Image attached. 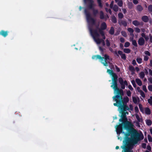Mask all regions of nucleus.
Wrapping results in <instances>:
<instances>
[{
  "instance_id": "nucleus-59",
  "label": "nucleus",
  "mask_w": 152,
  "mask_h": 152,
  "mask_svg": "<svg viewBox=\"0 0 152 152\" xmlns=\"http://www.w3.org/2000/svg\"><path fill=\"white\" fill-rule=\"evenodd\" d=\"M105 10H106V12H108L110 15L112 14V12L111 10L110 9H109L108 10H107V8H106L105 9Z\"/></svg>"
},
{
  "instance_id": "nucleus-55",
  "label": "nucleus",
  "mask_w": 152,
  "mask_h": 152,
  "mask_svg": "<svg viewBox=\"0 0 152 152\" xmlns=\"http://www.w3.org/2000/svg\"><path fill=\"white\" fill-rule=\"evenodd\" d=\"M131 82L133 87L134 88H135L136 86V85L135 81L134 80H132L131 81Z\"/></svg>"
},
{
  "instance_id": "nucleus-28",
  "label": "nucleus",
  "mask_w": 152,
  "mask_h": 152,
  "mask_svg": "<svg viewBox=\"0 0 152 152\" xmlns=\"http://www.w3.org/2000/svg\"><path fill=\"white\" fill-rule=\"evenodd\" d=\"M132 24L135 26H139V22L137 20H134L133 21Z\"/></svg>"
},
{
  "instance_id": "nucleus-41",
  "label": "nucleus",
  "mask_w": 152,
  "mask_h": 152,
  "mask_svg": "<svg viewBox=\"0 0 152 152\" xmlns=\"http://www.w3.org/2000/svg\"><path fill=\"white\" fill-rule=\"evenodd\" d=\"M148 102L150 105L152 106V96L150 97V98L148 100Z\"/></svg>"
},
{
  "instance_id": "nucleus-51",
  "label": "nucleus",
  "mask_w": 152,
  "mask_h": 152,
  "mask_svg": "<svg viewBox=\"0 0 152 152\" xmlns=\"http://www.w3.org/2000/svg\"><path fill=\"white\" fill-rule=\"evenodd\" d=\"M135 31L137 33H140V29L138 27H136L135 28Z\"/></svg>"
},
{
  "instance_id": "nucleus-22",
  "label": "nucleus",
  "mask_w": 152,
  "mask_h": 152,
  "mask_svg": "<svg viewBox=\"0 0 152 152\" xmlns=\"http://www.w3.org/2000/svg\"><path fill=\"white\" fill-rule=\"evenodd\" d=\"M129 70L132 72V75H134V72L135 71L134 67L132 65H130L129 67Z\"/></svg>"
},
{
  "instance_id": "nucleus-7",
  "label": "nucleus",
  "mask_w": 152,
  "mask_h": 152,
  "mask_svg": "<svg viewBox=\"0 0 152 152\" xmlns=\"http://www.w3.org/2000/svg\"><path fill=\"white\" fill-rule=\"evenodd\" d=\"M84 12L86 15V18L88 22L91 24L92 26L96 25V20L91 17L89 12L87 9H85Z\"/></svg>"
},
{
  "instance_id": "nucleus-31",
  "label": "nucleus",
  "mask_w": 152,
  "mask_h": 152,
  "mask_svg": "<svg viewBox=\"0 0 152 152\" xmlns=\"http://www.w3.org/2000/svg\"><path fill=\"white\" fill-rule=\"evenodd\" d=\"M112 8L113 9V10L115 12H117L118 10V7L116 4L114 5Z\"/></svg>"
},
{
  "instance_id": "nucleus-36",
  "label": "nucleus",
  "mask_w": 152,
  "mask_h": 152,
  "mask_svg": "<svg viewBox=\"0 0 152 152\" xmlns=\"http://www.w3.org/2000/svg\"><path fill=\"white\" fill-rule=\"evenodd\" d=\"M99 7L100 8H102L103 5L102 3L101 0H97Z\"/></svg>"
},
{
  "instance_id": "nucleus-48",
  "label": "nucleus",
  "mask_w": 152,
  "mask_h": 152,
  "mask_svg": "<svg viewBox=\"0 0 152 152\" xmlns=\"http://www.w3.org/2000/svg\"><path fill=\"white\" fill-rule=\"evenodd\" d=\"M106 45L107 47H109L110 45V43L108 39H107L106 40Z\"/></svg>"
},
{
  "instance_id": "nucleus-17",
  "label": "nucleus",
  "mask_w": 152,
  "mask_h": 152,
  "mask_svg": "<svg viewBox=\"0 0 152 152\" xmlns=\"http://www.w3.org/2000/svg\"><path fill=\"white\" fill-rule=\"evenodd\" d=\"M121 85V89H124L125 88V86L126 85V86H128V84L126 80H125L124 81V83H121L120 84Z\"/></svg>"
},
{
  "instance_id": "nucleus-42",
  "label": "nucleus",
  "mask_w": 152,
  "mask_h": 152,
  "mask_svg": "<svg viewBox=\"0 0 152 152\" xmlns=\"http://www.w3.org/2000/svg\"><path fill=\"white\" fill-rule=\"evenodd\" d=\"M138 106L140 111L142 113H143V109L142 104H138Z\"/></svg>"
},
{
  "instance_id": "nucleus-58",
  "label": "nucleus",
  "mask_w": 152,
  "mask_h": 152,
  "mask_svg": "<svg viewBox=\"0 0 152 152\" xmlns=\"http://www.w3.org/2000/svg\"><path fill=\"white\" fill-rule=\"evenodd\" d=\"M145 53L148 56H151V53L148 51H145Z\"/></svg>"
},
{
  "instance_id": "nucleus-47",
  "label": "nucleus",
  "mask_w": 152,
  "mask_h": 152,
  "mask_svg": "<svg viewBox=\"0 0 152 152\" xmlns=\"http://www.w3.org/2000/svg\"><path fill=\"white\" fill-rule=\"evenodd\" d=\"M121 34L124 37H126L127 36L126 33L125 31H122L121 32Z\"/></svg>"
},
{
  "instance_id": "nucleus-30",
  "label": "nucleus",
  "mask_w": 152,
  "mask_h": 152,
  "mask_svg": "<svg viewBox=\"0 0 152 152\" xmlns=\"http://www.w3.org/2000/svg\"><path fill=\"white\" fill-rule=\"evenodd\" d=\"M100 18L101 19H103L104 18V15L103 12L101 11L100 12Z\"/></svg>"
},
{
  "instance_id": "nucleus-39",
  "label": "nucleus",
  "mask_w": 152,
  "mask_h": 152,
  "mask_svg": "<svg viewBox=\"0 0 152 152\" xmlns=\"http://www.w3.org/2000/svg\"><path fill=\"white\" fill-rule=\"evenodd\" d=\"M146 124L148 126H150L152 124V121L150 120H147L146 121Z\"/></svg>"
},
{
  "instance_id": "nucleus-3",
  "label": "nucleus",
  "mask_w": 152,
  "mask_h": 152,
  "mask_svg": "<svg viewBox=\"0 0 152 152\" xmlns=\"http://www.w3.org/2000/svg\"><path fill=\"white\" fill-rule=\"evenodd\" d=\"M104 57H102L101 56L97 55H94L92 56V58L93 59L97 60L99 59L100 60L101 63L103 64L104 66H108V62L107 60H110V57L107 55L105 54L104 55Z\"/></svg>"
},
{
  "instance_id": "nucleus-45",
  "label": "nucleus",
  "mask_w": 152,
  "mask_h": 152,
  "mask_svg": "<svg viewBox=\"0 0 152 152\" xmlns=\"http://www.w3.org/2000/svg\"><path fill=\"white\" fill-rule=\"evenodd\" d=\"M132 100L134 103L135 104H137V98L135 97H132Z\"/></svg>"
},
{
  "instance_id": "nucleus-18",
  "label": "nucleus",
  "mask_w": 152,
  "mask_h": 152,
  "mask_svg": "<svg viewBox=\"0 0 152 152\" xmlns=\"http://www.w3.org/2000/svg\"><path fill=\"white\" fill-rule=\"evenodd\" d=\"M133 39V37H132V38H130V41H132V45L134 46L137 47V42L136 40Z\"/></svg>"
},
{
  "instance_id": "nucleus-49",
  "label": "nucleus",
  "mask_w": 152,
  "mask_h": 152,
  "mask_svg": "<svg viewBox=\"0 0 152 152\" xmlns=\"http://www.w3.org/2000/svg\"><path fill=\"white\" fill-rule=\"evenodd\" d=\"M118 81L120 84H121L124 83V81L123 79L121 77H119L118 78Z\"/></svg>"
},
{
  "instance_id": "nucleus-16",
  "label": "nucleus",
  "mask_w": 152,
  "mask_h": 152,
  "mask_svg": "<svg viewBox=\"0 0 152 152\" xmlns=\"http://www.w3.org/2000/svg\"><path fill=\"white\" fill-rule=\"evenodd\" d=\"M142 20L145 23H147L149 20V18L147 15L143 16L141 18Z\"/></svg>"
},
{
  "instance_id": "nucleus-5",
  "label": "nucleus",
  "mask_w": 152,
  "mask_h": 152,
  "mask_svg": "<svg viewBox=\"0 0 152 152\" xmlns=\"http://www.w3.org/2000/svg\"><path fill=\"white\" fill-rule=\"evenodd\" d=\"M118 78V76L112 78V84L111 86V87L113 89L115 92H116L117 94L121 92H122L123 91V90L121 89H120L118 88L117 84Z\"/></svg>"
},
{
  "instance_id": "nucleus-25",
  "label": "nucleus",
  "mask_w": 152,
  "mask_h": 152,
  "mask_svg": "<svg viewBox=\"0 0 152 152\" xmlns=\"http://www.w3.org/2000/svg\"><path fill=\"white\" fill-rule=\"evenodd\" d=\"M135 81L137 84L140 86H141L142 84L141 81L139 78H136Z\"/></svg>"
},
{
  "instance_id": "nucleus-62",
  "label": "nucleus",
  "mask_w": 152,
  "mask_h": 152,
  "mask_svg": "<svg viewBox=\"0 0 152 152\" xmlns=\"http://www.w3.org/2000/svg\"><path fill=\"white\" fill-rule=\"evenodd\" d=\"M146 144L145 143H142V147L144 148H145L146 147Z\"/></svg>"
},
{
  "instance_id": "nucleus-32",
  "label": "nucleus",
  "mask_w": 152,
  "mask_h": 152,
  "mask_svg": "<svg viewBox=\"0 0 152 152\" xmlns=\"http://www.w3.org/2000/svg\"><path fill=\"white\" fill-rule=\"evenodd\" d=\"M135 116L138 122H141L143 121L142 119V118H140L138 114H136L135 115Z\"/></svg>"
},
{
  "instance_id": "nucleus-2",
  "label": "nucleus",
  "mask_w": 152,
  "mask_h": 152,
  "mask_svg": "<svg viewBox=\"0 0 152 152\" xmlns=\"http://www.w3.org/2000/svg\"><path fill=\"white\" fill-rule=\"evenodd\" d=\"M124 95V92L123 91L122 92H120L119 93L117 94V95L114 96L113 98V99L115 101V99H118L117 101L118 103H121V104H127V103L129 101V99L127 96H126L124 98L123 96Z\"/></svg>"
},
{
  "instance_id": "nucleus-21",
  "label": "nucleus",
  "mask_w": 152,
  "mask_h": 152,
  "mask_svg": "<svg viewBox=\"0 0 152 152\" xmlns=\"http://www.w3.org/2000/svg\"><path fill=\"white\" fill-rule=\"evenodd\" d=\"M118 23L120 25H123L124 27H126L127 26V23L125 20H121L120 22L119 21Z\"/></svg>"
},
{
  "instance_id": "nucleus-37",
  "label": "nucleus",
  "mask_w": 152,
  "mask_h": 152,
  "mask_svg": "<svg viewBox=\"0 0 152 152\" xmlns=\"http://www.w3.org/2000/svg\"><path fill=\"white\" fill-rule=\"evenodd\" d=\"M99 49L100 51L101 54L102 55H103L104 53V49L101 47L99 46Z\"/></svg>"
},
{
  "instance_id": "nucleus-14",
  "label": "nucleus",
  "mask_w": 152,
  "mask_h": 152,
  "mask_svg": "<svg viewBox=\"0 0 152 152\" xmlns=\"http://www.w3.org/2000/svg\"><path fill=\"white\" fill-rule=\"evenodd\" d=\"M107 72H108L110 75H112V78L115 77L117 76V75L116 73H114L112 70L108 69L107 70Z\"/></svg>"
},
{
  "instance_id": "nucleus-4",
  "label": "nucleus",
  "mask_w": 152,
  "mask_h": 152,
  "mask_svg": "<svg viewBox=\"0 0 152 152\" xmlns=\"http://www.w3.org/2000/svg\"><path fill=\"white\" fill-rule=\"evenodd\" d=\"M120 112L121 113V118L119 120V121L120 122H123L124 121H125V122H123V124L124 125V127L126 129H128L129 128L131 124L128 121L126 113H125V112L120 111Z\"/></svg>"
},
{
  "instance_id": "nucleus-11",
  "label": "nucleus",
  "mask_w": 152,
  "mask_h": 152,
  "mask_svg": "<svg viewBox=\"0 0 152 152\" xmlns=\"http://www.w3.org/2000/svg\"><path fill=\"white\" fill-rule=\"evenodd\" d=\"M118 53L120 55L122 59L124 60H125L126 59V55L124 53H123L122 51L121 50H119L118 51Z\"/></svg>"
},
{
  "instance_id": "nucleus-9",
  "label": "nucleus",
  "mask_w": 152,
  "mask_h": 152,
  "mask_svg": "<svg viewBox=\"0 0 152 152\" xmlns=\"http://www.w3.org/2000/svg\"><path fill=\"white\" fill-rule=\"evenodd\" d=\"M123 125L122 124H120L119 125H117L116 128V132L118 134L120 135L121 133H124V132H123Z\"/></svg>"
},
{
  "instance_id": "nucleus-64",
  "label": "nucleus",
  "mask_w": 152,
  "mask_h": 152,
  "mask_svg": "<svg viewBox=\"0 0 152 152\" xmlns=\"http://www.w3.org/2000/svg\"><path fill=\"white\" fill-rule=\"evenodd\" d=\"M148 80L150 83L152 84V77H150L148 78Z\"/></svg>"
},
{
  "instance_id": "nucleus-60",
  "label": "nucleus",
  "mask_w": 152,
  "mask_h": 152,
  "mask_svg": "<svg viewBox=\"0 0 152 152\" xmlns=\"http://www.w3.org/2000/svg\"><path fill=\"white\" fill-rule=\"evenodd\" d=\"M120 42L122 43H124L125 42V39L123 37H121L120 39Z\"/></svg>"
},
{
  "instance_id": "nucleus-61",
  "label": "nucleus",
  "mask_w": 152,
  "mask_h": 152,
  "mask_svg": "<svg viewBox=\"0 0 152 152\" xmlns=\"http://www.w3.org/2000/svg\"><path fill=\"white\" fill-rule=\"evenodd\" d=\"M150 37V41L151 43H152V35L151 34H149Z\"/></svg>"
},
{
  "instance_id": "nucleus-27",
  "label": "nucleus",
  "mask_w": 152,
  "mask_h": 152,
  "mask_svg": "<svg viewBox=\"0 0 152 152\" xmlns=\"http://www.w3.org/2000/svg\"><path fill=\"white\" fill-rule=\"evenodd\" d=\"M114 33V29L113 27H111L109 31V33L111 35H113Z\"/></svg>"
},
{
  "instance_id": "nucleus-20",
  "label": "nucleus",
  "mask_w": 152,
  "mask_h": 152,
  "mask_svg": "<svg viewBox=\"0 0 152 152\" xmlns=\"http://www.w3.org/2000/svg\"><path fill=\"white\" fill-rule=\"evenodd\" d=\"M107 26L105 22L102 23L101 24V29L102 30H105L106 29Z\"/></svg>"
},
{
  "instance_id": "nucleus-1",
  "label": "nucleus",
  "mask_w": 152,
  "mask_h": 152,
  "mask_svg": "<svg viewBox=\"0 0 152 152\" xmlns=\"http://www.w3.org/2000/svg\"><path fill=\"white\" fill-rule=\"evenodd\" d=\"M125 136L124 141L126 145H135L138 142L143 140L144 138L142 133L138 132L137 131L132 129L129 130L128 133H124Z\"/></svg>"
},
{
  "instance_id": "nucleus-34",
  "label": "nucleus",
  "mask_w": 152,
  "mask_h": 152,
  "mask_svg": "<svg viewBox=\"0 0 152 152\" xmlns=\"http://www.w3.org/2000/svg\"><path fill=\"white\" fill-rule=\"evenodd\" d=\"M94 4H89L88 5V8L89 9L93 10L94 9Z\"/></svg>"
},
{
  "instance_id": "nucleus-10",
  "label": "nucleus",
  "mask_w": 152,
  "mask_h": 152,
  "mask_svg": "<svg viewBox=\"0 0 152 152\" xmlns=\"http://www.w3.org/2000/svg\"><path fill=\"white\" fill-rule=\"evenodd\" d=\"M128 145L127 147L124 148V152H132L133 151L132 149L135 145L129 144V145Z\"/></svg>"
},
{
  "instance_id": "nucleus-23",
  "label": "nucleus",
  "mask_w": 152,
  "mask_h": 152,
  "mask_svg": "<svg viewBox=\"0 0 152 152\" xmlns=\"http://www.w3.org/2000/svg\"><path fill=\"white\" fill-rule=\"evenodd\" d=\"M128 31L130 33V35L133 36H134V34L133 33L134 31L133 29L131 28H129L127 29Z\"/></svg>"
},
{
  "instance_id": "nucleus-8",
  "label": "nucleus",
  "mask_w": 152,
  "mask_h": 152,
  "mask_svg": "<svg viewBox=\"0 0 152 152\" xmlns=\"http://www.w3.org/2000/svg\"><path fill=\"white\" fill-rule=\"evenodd\" d=\"M89 30L90 32L91 35L93 37H99L100 36L99 34L98 33L97 29L94 30L92 26L89 27Z\"/></svg>"
},
{
  "instance_id": "nucleus-53",
  "label": "nucleus",
  "mask_w": 152,
  "mask_h": 152,
  "mask_svg": "<svg viewBox=\"0 0 152 152\" xmlns=\"http://www.w3.org/2000/svg\"><path fill=\"white\" fill-rule=\"evenodd\" d=\"M142 89L145 92H147V90L146 88V86L145 85H143L142 86Z\"/></svg>"
},
{
  "instance_id": "nucleus-24",
  "label": "nucleus",
  "mask_w": 152,
  "mask_h": 152,
  "mask_svg": "<svg viewBox=\"0 0 152 152\" xmlns=\"http://www.w3.org/2000/svg\"><path fill=\"white\" fill-rule=\"evenodd\" d=\"M111 21L114 23H116L117 22V18L114 15L111 16Z\"/></svg>"
},
{
  "instance_id": "nucleus-44",
  "label": "nucleus",
  "mask_w": 152,
  "mask_h": 152,
  "mask_svg": "<svg viewBox=\"0 0 152 152\" xmlns=\"http://www.w3.org/2000/svg\"><path fill=\"white\" fill-rule=\"evenodd\" d=\"M123 2L122 0H121L119 1L118 3V4L119 6L120 7H121L123 6Z\"/></svg>"
},
{
  "instance_id": "nucleus-35",
  "label": "nucleus",
  "mask_w": 152,
  "mask_h": 152,
  "mask_svg": "<svg viewBox=\"0 0 152 152\" xmlns=\"http://www.w3.org/2000/svg\"><path fill=\"white\" fill-rule=\"evenodd\" d=\"M124 52L126 53H130L131 50L129 48H124L123 50Z\"/></svg>"
},
{
  "instance_id": "nucleus-43",
  "label": "nucleus",
  "mask_w": 152,
  "mask_h": 152,
  "mask_svg": "<svg viewBox=\"0 0 152 152\" xmlns=\"http://www.w3.org/2000/svg\"><path fill=\"white\" fill-rule=\"evenodd\" d=\"M118 16L119 18L122 19L124 17V15L121 12L119 13L118 14Z\"/></svg>"
},
{
  "instance_id": "nucleus-15",
  "label": "nucleus",
  "mask_w": 152,
  "mask_h": 152,
  "mask_svg": "<svg viewBox=\"0 0 152 152\" xmlns=\"http://www.w3.org/2000/svg\"><path fill=\"white\" fill-rule=\"evenodd\" d=\"M93 38L94 41L98 44H99L101 43V41L102 39H99V37H93Z\"/></svg>"
},
{
  "instance_id": "nucleus-46",
  "label": "nucleus",
  "mask_w": 152,
  "mask_h": 152,
  "mask_svg": "<svg viewBox=\"0 0 152 152\" xmlns=\"http://www.w3.org/2000/svg\"><path fill=\"white\" fill-rule=\"evenodd\" d=\"M148 10L149 12H152V5H150L148 6Z\"/></svg>"
},
{
  "instance_id": "nucleus-26",
  "label": "nucleus",
  "mask_w": 152,
  "mask_h": 152,
  "mask_svg": "<svg viewBox=\"0 0 152 152\" xmlns=\"http://www.w3.org/2000/svg\"><path fill=\"white\" fill-rule=\"evenodd\" d=\"M145 113L147 115H150L151 113V110L148 107H146L145 109Z\"/></svg>"
},
{
  "instance_id": "nucleus-33",
  "label": "nucleus",
  "mask_w": 152,
  "mask_h": 152,
  "mask_svg": "<svg viewBox=\"0 0 152 152\" xmlns=\"http://www.w3.org/2000/svg\"><path fill=\"white\" fill-rule=\"evenodd\" d=\"M139 75L140 77L141 78L143 79L145 77V74L144 72L142 71L140 72Z\"/></svg>"
},
{
  "instance_id": "nucleus-56",
  "label": "nucleus",
  "mask_w": 152,
  "mask_h": 152,
  "mask_svg": "<svg viewBox=\"0 0 152 152\" xmlns=\"http://www.w3.org/2000/svg\"><path fill=\"white\" fill-rule=\"evenodd\" d=\"M148 90L150 91H152V85H149L148 86Z\"/></svg>"
},
{
  "instance_id": "nucleus-63",
  "label": "nucleus",
  "mask_w": 152,
  "mask_h": 152,
  "mask_svg": "<svg viewBox=\"0 0 152 152\" xmlns=\"http://www.w3.org/2000/svg\"><path fill=\"white\" fill-rule=\"evenodd\" d=\"M148 59V57L147 56H144V60L145 61H147Z\"/></svg>"
},
{
  "instance_id": "nucleus-13",
  "label": "nucleus",
  "mask_w": 152,
  "mask_h": 152,
  "mask_svg": "<svg viewBox=\"0 0 152 152\" xmlns=\"http://www.w3.org/2000/svg\"><path fill=\"white\" fill-rule=\"evenodd\" d=\"M145 40L142 37H140L138 39V44L140 46L143 45L145 44Z\"/></svg>"
},
{
  "instance_id": "nucleus-6",
  "label": "nucleus",
  "mask_w": 152,
  "mask_h": 152,
  "mask_svg": "<svg viewBox=\"0 0 152 152\" xmlns=\"http://www.w3.org/2000/svg\"><path fill=\"white\" fill-rule=\"evenodd\" d=\"M115 101L116 102V103H114L113 105L114 106L118 107L120 109L121 112H125L127 110H129V108L127 104H121V103H118L117 101L118 99H115Z\"/></svg>"
},
{
  "instance_id": "nucleus-19",
  "label": "nucleus",
  "mask_w": 152,
  "mask_h": 152,
  "mask_svg": "<svg viewBox=\"0 0 152 152\" xmlns=\"http://www.w3.org/2000/svg\"><path fill=\"white\" fill-rule=\"evenodd\" d=\"M136 9L139 12H141L143 10V8L140 5L138 4L137 6Z\"/></svg>"
},
{
  "instance_id": "nucleus-57",
  "label": "nucleus",
  "mask_w": 152,
  "mask_h": 152,
  "mask_svg": "<svg viewBox=\"0 0 152 152\" xmlns=\"http://www.w3.org/2000/svg\"><path fill=\"white\" fill-rule=\"evenodd\" d=\"M126 94L128 96H130L131 95V93L129 90H128L127 91Z\"/></svg>"
},
{
  "instance_id": "nucleus-29",
  "label": "nucleus",
  "mask_w": 152,
  "mask_h": 152,
  "mask_svg": "<svg viewBox=\"0 0 152 152\" xmlns=\"http://www.w3.org/2000/svg\"><path fill=\"white\" fill-rule=\"evenodd\" d=\"M96 28L97 29H99V32L100 33V34H101L102 36H104V34L103 30H102V29H100L99 28V26H96Z\"/></svg>"
},
{
  "instance_id": "nucleus-54",
  "label": "nucleus",
  "mask_w": 152,
  "mask_h": 152,
  "mask_svg": "<svg viewBox=\"0 0 152 152\" xmlns=\"http://www.w3.org/2000/svg\"><path fill=\"white\" fill-rule=\"evenodd\" d=\"M134 110L136 113H138L139 111L138 107L137 106H136L134 107Z\"/></svg>"
},
{
  "instance_id": "nucleus-38",
  "label": "nucleus",
  "mask_w": 152,
  "mask_h": 152,
  "mask_svg": "<svg viewBox=\"0 0 152 152\" xmlns=\"http://www.w3.org/2000/svg\"><path fill=\"white\" fill-rule=\"evenodd\" d=\"M92 10L94 15L95 16H96L98 13V10H95L94 8V9H93Z\"/></svg>"
},
{
  "instance_id": "nucleus-50",
  "label": "nucleus",
  "mask_w": 152,
  "mask_h": 152,
  "mask_svg": "<svg viewBox=\"0 0 152 152\" xmlns=\"http://www.w3.org/2000/svg\"><path fill=\"white\" fill-rule=\"evenodd\" d=\"M130 45V43L128 42H126L124 44V46L126 48L128 47Z\"/></svg>"
},
{
  "instance_id": "nucleus-40",
  "label": "nucleus",
  "mask_w": 152,
  "mask_h": 152,
  "mask_svg": "<svg viewBox=\"0 0 152 152\" xmlns=\"http://www.w3.org/2000/svg\"><path fill=\"white\" fill-rule=\"evenodd\" d=\"M136 61L138 64H140L142 62V59L140 58H137L136 59Z\"/></svg>"
},
{
  "instance_id": "nucleus-52",
  "label": "nucleus",
  "mask_w": 152,
  "mask_h": 152,
  "mask_svg": "<svg viewBox=\"0 0 152 152\" xmlns=\"http://www.w3.org/2000/svg\"><path fill=\"white\" fill-rule=\"evenodd\" d=\"M148 141L150 142H152V138L151 136L150 135H148Z\"/></svg>"
},
{
  "instance_id": "nucleus-12",
  "label": "nucleus",
  "mask_w": 152,
  "mask_h": 152,
  "mask_svg": "<svg viewBox=\"0 0 152 152\" xmlns=\"http://www.w3.org/2000/svg\"><path fill=\"white\" fill-rule=\"evenodd\" d=\"M8 33L9 31H5L3 30H1L0 31V35L5 37L8 35Z\"/></svg>"
}]
</instances>
